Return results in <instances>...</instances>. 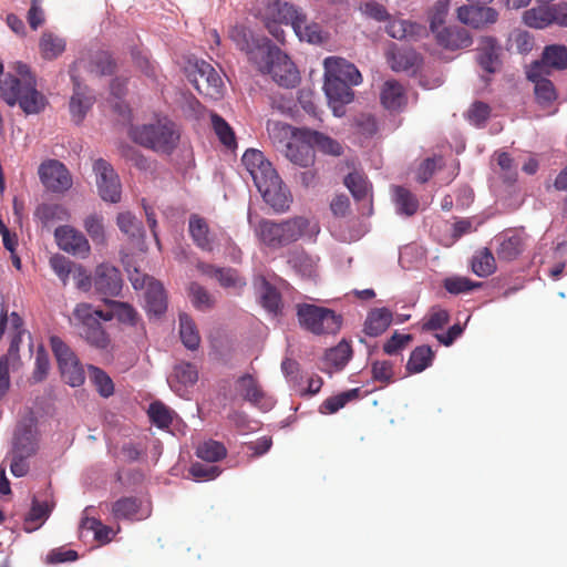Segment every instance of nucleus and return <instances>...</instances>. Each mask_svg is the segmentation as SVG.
Wrapping results in <instances>:
<instances>
[{
  "mask_svg": "<svg viewBox=\"0 0 567 567\" xmlns=\"http://www.w3.org/2000/svg\"><path fill=\"white\" fill-rule=\"evenodd\" d=\"M84 228L92 240L103 243L105 238V230L103 218L96 214L87 216L84 220Z\"/></svg>",
  "mask_w": 567,
  "mask_h": 567,
  "instance_id": "nucleus-63",
  "label": "nucleus"
},
{
  "mask_svg": "<svg viewBox=\"0 0 567 567\" xmlns=\"http://www.w3.org/2000/svg\"><path fill=\"white\" fill-rule=\"evenodd\" d=\"M49 264L54 271V274L60 278L62 284L65 286L68 284L69 277L73 274V264L66 257L55 254L53 255Z\"/></svg>",
  "mask_w": 567,
  "mask_h": 567,
  "instance_id": "nucleus-59",
  "label": "nucleus"
},
{
  "mask_svg": "<svg viewBox=\"0 0 567 567\" xmlns=\"http://www.w3.org/2000/svg\"><path fill=\"white\" fill-rule=\"evenodd\" d=\"M351 357V348L347 342H340L337 347L330 349L324 354L322 370L327 373H333L344 368Z\"/></svg>",
  "mask_w": 567,
  "mask_h": 567,
  "instance_id": "nucleus-33",
  "label": "nucleus"
},
{
  "mask_svg": "<svg viewBox=\"0 0 567 567\" xmlns=\"http://www.w3.org/2000/svg\"><path fill=\"white\" fill-rule=\"evenodd\" d=\"M392 322V313L386 308L371 310L364 322V332L368 336L377 337L383 333Z\"/></svg>",
  "mask_w": 567,
  "mask_h": 567,
  "instance_id": "nucleus-35",
  "label": "nucleus"
},
{
  "mask_svg": "<svg viewBox=\"0 0 567 567\" xmlns=\"http://www.w3.org/2000/svg\"><path fill=\"white\" fill-rule=\"evenodd\" d=\"M104 309L93 308L90 303H79L73 310L74 319L84 328L99 323L103 320Z\"/></svg>",
  "mask_w": 567,
  "mask_h": 567,
  "instance_id": "nucleus-48",
  "label": "nucleus"
},
{
  "mask_svg": "<svg viewBox=\"0 0 567 567\" xmlns=\"http://www.w3.org/2000/svg\"><path fill=\"white\" fill-rule=\"evenodd\" d=\"M179 336L187 349L195 350L198 348L200 342L199 332L193 319L186 313L179 316Z\"/></svg>",
  "mask_w": 567,
  "mask_h": 567,
  "instance_id": "nucleus-45",
  "label": "nucleus"
},
{
  "mask_svg": "<svg viewBox=\"0 0 567 567\" xmlns=\"http://www.w3.org/2000/svg\"><path fill=\"white\" fill-rule=\"evenodd\" d=\"M419 54L410 49L400 50L396 48L388 52V62L393 71H413L420 64Z\"/></svg>",
  "mask_w": 567,
  "mask_h": 567,
  "instance_id": "nucleus-34",
  "label": "nucleus"
},
{
  "mask_svg": "<svg viewBox=\"0 0 567 567\" xmlns=\"http://www.w3.org/2000/svg\"><path fill=\"white\" fill-rule=\"evenodd\" d=\"M187 76L195 89L212 99H218L223 94L224 83L219 73L207 62L196 60L190 64Z\"/></svg>",
  "mask_w": 567,
  "mask_h": 567,
  "instance_id": "nucleus-8",
  "label": "nucleus"
},
{
  "mask_svg": "<svg viewBox=\"0 0 567 567\" xmlns=\"http://www.w3.org/2000/svg\"><path fill=\"white\" fill-rule=\"evenodd\" d=\"M189 297L192 303L199 310L209 309L214 305L213 297L197 284H192L189 287Z\"/></svg>",
  "mask_w": 567,
  "mask_h": 567,
  "instance_id": "nucleus-64",
  "label": "nucleus"
},
{
  "mask_svg": "<svg viewBox=\"0 0 567 567\" xmlns=\"http://www.w3.org/2000/svg\"><path fill=\"white\" fill-rule=\"evenodd\" d=\"M89 378L102 396L107 398L113 394V381L103 370L93 365L89 367Z\"/></svg>",
  "mask_w": 567,
  "mask_h": 567,
  "instance_id": "nucleus-53",
  "label": "nucleus"
},
{
  "mask_svg": "<svg viewBox=\"0 0 567 567\" xmlns=\"http://www.w3.org/2000/svg\"><path fill=\"white\" fill-rule=\"evenodd\" d=\"M95 183L101 198L117 203L121 199V183L117 174L106 161L99 158L93 164Z\"/></svg>",
  "mask_w": 567,
  "mask_h": 567,
  "instance_id": "nucleus-11",
  "label": "nucleus"
},
{
  "mask_svg": "<svg viewBox=\"0 0 567 567\" xmlns=\"http://www.w3.org/2000/svg\"><path fill=\"white\" fill-rule=\"evenodd\" d=\"M122 284L121 275L115 267L109 264H102L96 267L93 285L100 293L117 296L122 290Z\"/></svg>",
  "mask_w": 567,
  "mask_h": 567,
  "instance_id": "nucleus-21",
  "label": "nucleus"
},
{
  "mask_svg": "<svg viewBox=\"0 0 567 567\" xmlns=\"http://www.w3.org/2000/svg\"><path fill=\"white\" fill-rule=\"evenodd\" d=\"M20 337H16L10 348L0 359V399H2L10 388V372L17 371L21 365L19 355Z\"/></svg>",
  "mask_w": 567,
  "mask_h": 567,
  "instance_id": "nucleus-25",
  "label": "nucleus"
},
{
  "mask_svg": "<svg viewBox=\"0 0 567 567\" xmlns=\"http://www.w3.org/2000/svg\"><path fill=\"white\" fill-rule=\"evenodd\" d=\"M37 446V433L31 425L17 432L13 447L17 455L31 456L35 453Z\"/></svg>",
  "mask_w": 567,
  "mask_h": 567,
  "instance_id": "nucleus-46",
  "label": "nucleus"
},
{
  "mask_svg": "<svg viewBox=\"0 0 567 567\" xmlns=\"http://www.w3.org/2000/svg\"><path fill=\"white\" fill-rule=\"evenodd\" d=\"M393 202L395 210L400 215L411 216L416 213L419 202L414 195L406 188L396 186L393 188Z\"/></svg>",
  "mask_w": 567,
  "mask_h": 567,
  "instance_id": "nucleus-44",
  "label": "nucleus"
},
{
  "mask_svg": "<svg viewBox=\"0 0 567 567\" xmlns=\"http://www.w3.org/2000/svg\"><path fill=\"white\" fill-rule=\"evenodd\" d=\"M71 76L73 81V93L70 99L69 110L72 121L79 124L86 116L95 99L85 85H82L73 74H71Z\"/></svg>",
  "mask_w": 567,
  "mask_h": 567,
  "instance_id": "nucleus-20",
  "label": "nucleus"
},
{
  "mask_svg": "<svg viewBox=\"0 0 567 567\" xmlns=\"http://www.w3.org/2000/svg\"><path fill=\"white\" fill-rule=\"evenodd\" d=\"M344 184L355 200L362 203V214H372L371 185L360 172H352L344 178Z\"/></svg>",
  "mask_w": 567,
  "mask_h": 567,
  "instance_id": "nucleus-24",
  "label": "nucleus"
},
{
  "mask_svg": "<svg viewBox=\"0 0 567 567\" xmlns=\"http://www.w3.org/2000/svg\"><path fill=\"white\" fill-rule=\"evenodd\" d=\"M106 309H104L103 321L117 320L121 324L134 327L138 323L140 317L135 309L122 301L104 299Z\"/></svg>",
  "mask_w": 567,
  "mask_h": 567,
  "instance_id": "nucleus-26",
  "label": "nucleus"
},
{
  "mask_svg": "<svg viewBox=\"0 0 567 567\" xmlns=\"http://www.w3.org/2000/svg\"><path fill=\"white\" fill-rule=\"evenodd\" d=\"M252 63L265 74H269L279 85L292 87L299 82V72L289 56L277 47L264 48V54L252 55Z\"/></svg>",
  "mask_w": 567,
  "mask_h": 567,
  "instance_id": "nucleus-5",
  "label": "nucleus"
},
{
  "mask_svg": "<svg viewBox=\"0 0 567 567\" xmlns=\"http://www.w3.org/2000/svg\"><path fill=\"white\" fill-rule=\"evenodd\" d=\"M457 19L466 25L482 29L495 23L498 19V13L491 7L462 6L457 9Z\"/></svg>",
  "mask_w": 567,
  "mask_h": 567,
  "instance_id": "nucleus-19",
  "label": "nucleus"
},
{
  "mask_svg": "<svg viewBox=\"0 0 567 567\" xmlns=\"http://www.w3.org/2000/svg\"><path fill=\"white\" fill-rule=\"evenodd\" d=\"M228 35L238 49L246 52L252 62V55L264 54V48L271 43L265 38H255L250 30L244 24H235L229 29Z\"/></svg>",
  "mask_w": 567,
  "mask_h": 567,
  "instance_id": "nucleus-15",
  "label": "nucleus"
},
{
  "mask_svg": "<svg viewBox=\"0 0 567 567\" xmlns=\"http://www.w3.org/2000/svg\"><path fill=\"white\" fill-rule=\"evenodd\" d=\"M189 234L195 244L204 250L214 249V236L210 234L206 221L194 215L189 219Z\"/></svg>",
  "mask_w": 567,
  "mask_h": 567,
  "instance_id": "nucleus-40",
  "label": "nucleus"
},
{
  "mask_svg": "<svg viewBox=\"0 0 567 567\" xmlns=\"http://www.w3.org/2000/svg\"><path fill=\"white\" fill-rule=\"evenodd\" d=\"M285 244L289 245L298 239H315L320 231L319 224L307 216H296L281 221Z\"/></svg>",
  "mask_w": 567,
  "mask_h": 567,
  "instance_id": "nucleus-14",
  "label": "nucleus"
},
{
  "mask_svg": "<svg viewBox=\"0 0 567 567\" xmlns=\"http://www.w3.org/2000/svg\"><path fill=\"white\" fill-rule=\"evenodd\" d=\"M117 226L121 231L131 238H141L144 235L141 221H138L131 213L125 212L118 214Z\"/></svg>",
  "mask_w": 567,
  "mask_h": 567,
  "instance_id": "nucleus-57",
  "label": "nucleus"
},
{
  "mask_svg": "<svg viewBox=\"0 0 567 567\" xmlns=\"http://www.w3.org/2000/svg\"><path fill=\"white\" fill-rule=\"evenodd\" d=\"M83 338L87 343L97 349H107L110 347V338L103 327L99 323L86 327L82 331Z\"/></svg>",
  "mask_w": 567,
  "mask_h": 567,
  "instance_id": "nucleus-54",
  "label": "nucleus"
},
{
  "mask_svg": "<svg viewBox=\"0 0 567 567\" xmlns=\"http://www.w3.org/2000/svg\"><path fill=\"white\" fill-rule=\"evenodd\" d=\"M323 91L332 113L337 117L346 114L344 106L354 99L351 86L362 82L357 66L340 56H328L323 60Z\"/></svg>",
  "mask_w": 567,
  "mask_h": 567,
  "instance_id": "nucleus-2",
  "label": "nucleus"
},
{
  "mask_svg": "<svg viewBox=\"0 0 567 567\" xmlns=\"http://www.w3.org/2000/svg\"><path fill=\"white\" fill-rule=\"evenodd\" d=\"M41 56L45 60H54L65 50V41L63 38L45 31L41 34L39 41Z\"/></svg>",
  "mask_w": 567,
  "mask_h": 567,
  "instance_id": "nucleus-41",
  "label": "nucleus"
},
{
  "mask_svg": "<svg viewBox=\"0 0 567 567\" xmlns=\"http://www.w3.org/2000/svg\"><path fill=\"white\" fill-rule=\"evenodd\" d=\"M450 0H437L429 11L430 30L433 34L445 28L443 24L450 11Z\"/></svg>",
  "mask_w": 567,
  "mask_h": 567,
  "instance_id": "nucleus-50",
  "label": "nucleus"
},
{
  "mask_svg": "<svg viewBox=\"0 0 567 567\" xmlns=\"http://www.w3.org/2000/svg\"><path fill=\"white\" fill-rule=\"evenodd\" d=\"M2 99L11 106L19 104L27 114H35L45 106V99L35 87V78L30 68L17 61L11 72L0 83Z\"/></svg>",
  "mask_w": 567,
  "mask_h": 567,
  "instance_id": "nucleus-3",
  "label": "nucleus"
},
{
  "mask_svg": "<svg viewBox=\"0 0 567 567\" xmlns=\"http://www.w3.org/2000/svg\"><path fill=\"white\" fill-rule=\"evenodd\" d=\"M297 316L301 327L316 334L336 333L341 327L340 316L330 309L316 305H298Z\"/></svg>",
  "mask_w": 567,
  "mask_h": 567,
  "instance_id": "nucleus-7",
  "label": "nucleus"
},
{
  "mask_svg": "<svg viewBox=\"0 0 567 567\" xmlns=\"http://www.w3.org/2000/svg\"><path fill=\"white\" fill-rule=\"evenodd\" d=\"M380 101L391 112L403 110L408 103L405 89L395 80H388L381 87Z\"/></svg>",
  "mask_w": 567,
  "mask_h": 567,
  "instance_id": "nucleus-27",
  "label": "nucleus"
},
{
  "mask_svg": "<svg viewBox=\"0 0 567 567\" xmlns=\"http://www.w3.org/2000/svg\"><path fill=\"white\" fill-rule=\"evenodd\" d=\"M554 14L555 11L553 10V7L540 6L525 11L523 14V21L530 28L544 29L554 23Z\"/></svg>",
  "mask_w": 567,
  "mask_h": 567,
  "instance_id": "nucleus-43",
  "label": "nucleus"
},
{
  "mask_svg": "<svg viewBox=\"0 0 567 567\" xmlns=\"http://www.w3.org/2000/svg\"><path fill=\"white\" fill-rule=\"evenodd\" d=\"M269 136L278 144L285 157L300 167L315 164L316 153L308 136V128H293L280 122H268Z\"/></svg>",
  "mask_w": 567,
  "mask_h": 567,
  "instance_id": "nucleus-4",
  "label": "nucleus"
},
{
  "mask_svg": "<svg viewBox=\"0 0 567 567\" xmlns=\"http://www.w3.org/2000/svg\"><path fill=\"white\" fill-rule=\"evenodd\" d=\"M54 239L61 250L72 256L86 258L90 255L91 247L86 237L69 225L58 227Z\"/></svg>",
  "mask_w": 567,
  "mask_h": 567,
  "instance_id": "nucleus-12",
  "label": "nucleus"
},
{
  "mask_svg": "<svg viewBox=\"0 0 567 567\" xmlns=\"http://www.w3.org/2000/svg\"><path fill=\"white\" fill-rule=\"evenodd\" d=\"M269 33L278 41L285 40L281 24H290L296 35L311 44H321L329 39V33L316 22H307L306 14L292 4L274 1L258 11Z\"/></svg>",
  "mask_w": 567,
  "mask_h": 567,
  "instance_id": "nucleus-1",
  "label": "nucleus"
},
{
  "mask_svg": "<svg viewBox=\"0 0 567 567\" xmlns=\"http://www.w3.org/2000/svg\"><path fill=\"white\" fill-rule=\"evenodd\" d=\"M148 414L153 423L158 427H167L173 420V411L166 405L155 402L150 405Z\"/></svg>",
  "mask_w": 567,
  "mask_h": 567,
  "instance_id": "nucleus-61",
  "label": "nucleus"
},
{
  "mask_svg": "<svg viewBox=\"0 0 567 567\" xmlns=\"http://www.w3.org/2000/svg\"><path fill=\"white\" fill-rule=\"evenodd\" d=\"M533 64H543L544 73L549 74L550 69L561 70L567 68V48L564 45H549L544 50L540 61Z\"/></svg>",
  "mask_w": 567,
  "mask_h": 567,
  "instance_id": "nucleus-36",
  "label": "nucleus"
},
{
  "mask_svg": "<svg viewBox=\"0 0 567 567\" xmlns=\"http://www.w3.org/2000/svg\"><path fill=\"white\" fill-rule=\"evenodd\" d=\"M226 455V449L216 441H206L197 449V456L209 463L217 462Z\"/></svg>",
  "mask_w": 567,
  "mask_h": 567,
  "instance_id": "nucleus-58",
  "label": "nucleus"
},
{
  "mask_svg": "<svg viewBox=\"0 0 567 567\" xmlns=\"http://www.w3.org/2000/svg\"><path fill=\"white\" fill-rule=\"evenodd\" d=\"M212 124L219 141L227 147L236 145L235 135L231 127L217 114L212 115Z\"/></svg>",
  "mask_w": 567,
  "mask_h": 567,
  "instance_id": "nucleus-60",
  "label": "nucleus"
},
{
  "mask_svg": "<svg viewBox=\"0 0 567 567\" xmlns=\"http://www.w3.org/2000/svg\"><path fill=\"white\" fill-rule=\"evenodd\" d=\"M34 216L43 224H48V223H52V221L69 220L70 213L62 205L43 204L37 208Z\"/></svg>",
  "mask_w": 567,
  "mask_h": 567,
  "instance_id": "nucleus-47",
  "label": "nucleus"
},
{
  "mask_svg": "<svg viewBox=\"0 0 567 567\" xmlns=\"http://www.w3.org/2000/svg\"><path fill=\"white\" fill-rule=\"evenodd\" d=\"M478 62L481 66L493 73L499 68V53L501 48L497 45L495 39L491 37L482 38L478 44Z\"/></svg>",
  "mask_w": 567,
  "mask_h": 567,
  "instance_id": "nucleus-32",
  "label": "nucleus"
},
{
  "mask_svg": "<svg viewBox=\"0 0 567 567\" xmlns=\"http://www.w3.org/2000/svg\"><path fill=\"white\" fill-rule=\"evenodd\" d=\"M308 136L312 143L313 152L318 151L330 156H340L343 152L341 143L322 132L308 128Z\"/></svg>",
  "mask_w": 567,
  "mask_h": 567,
  "instance_id": "nucleus-39",
  "label": "nucleus"
},
{
  "mask_svg": "<svg viewBox=\"0 0 567 567\" xmlns=\"http://www.w3.org/2000/svg\"><path fill=\"white\" fill-rule=\"evenodd\" d=\"M434 37L440 45L451 50L467 48L472 44L468 31L458 27L442 28Z\"/></svg>",
  "mask_w": 567,
  "mask_h": 567,
  "instance_id": "nucleus-28",
  "label": "nucleus"
},
{
  "mask_svg": "<svg viewBox=\"0 0 567 567\" xmlns=\"http://www.w3.org/2000/svg\"><path fill=\"white\" fill-rule=\"evenodd\" d=\"M53 506L54 505L51 502L45 501L40 503L34 498L32 501V507L24 520V530L31 533L40 528L48 519Z\"/></svg>",
  "mask_w": 567,
  "mask_h": 567,
  "instance_id": "nucleus-38",
  "label": "nucleus"
},
{
  "mask_svg": "<svg viewBox=\"0 0 567 567\" xmlns=\"http://www.w3.org/2000/svg\"><path fill=\"white\" fill-rule=\"evenodd\" d=\"M113 515L115 518H137L142 519L150 515L147 506L143 507L135 498H122L113 505Z\"/></svg>",
  "mask_w": 567,
  "mask_h": 567,
  "instance_id": "nucleus-37",
  "label": "nucleus"
},
{
  "mask_svg": "<svg viewBox=\"0 0 567 567\" xmlns=\"http://www.w3.org/2000/svg\"><path fill=\"white\" fill-rule=\"evenodd\" d=\"M131 136L134 142L158 152L171 151L178 138L174 124L165 118L154 124L133 127Z\"/></svg>",
  "mask_w": 567,
  "mask_h": 567,
  "instance_id": "nucleus-6",
  "label": "nucleus"
},
{
  "mask_svg": "<svg viewBox=\"0 0 567 567\" xmlns=\"http://www.w3.org/2000/svg\"><path fill=\"white\" fill-rule=\"evenodd\" d=\"M547 75L543 64H532L527 70V78L535 84V95L542 105H548L557 97L553 83L546 79Z\"/></svg>",
  "mask_w": 567,
  "mask_h": 567,
  "instance_id": "nucleus-23",
  "label": "nucleus"
},
{
  "mask_svg": "<svg viewBox=\"0 0 567 567\" xmlns=\"http://www.w3.org/2000/svg\"><path fill=\"white\" fill-rule=\"evenodd\" d=\"M255 287L260 298L264 308L269 312L276 313L281 305L280 296L276 288L272 287L264 277H258L255 280Z\"/></svg>",
  "mask_w": 567,
  "mask_h": 567,
  "instance_id": "nucleus-42",
  "label": "nucleus"
},
{
  "mask_svg": "<svg viewBox=\"0 0 567 567\" xmlns=\"http://www.w3.org/2000/svg\"><path fill=\"white\" fill-rule=\"evenodd\" d=\"M432 359L433 353L429 347H419L411 353L406 369L411 373H420L432 363Z\"/></svg>",
  "mask_w": 567,
  "mask_h": 567,
  "instance_id": "nucleus-52",
  "label": "nucleus"
},
{
  "mask_svg": "<svg viewBox=\"0 0 567 567\" xmlns=\"http://www.w3.org/2000/svg\"><path fill=\"white\" fill-rule=\"evenodd\" d=\"M81 528L82 530H92L94 533L95 539L103 544L111 542L116 534V530H114L113 528L104 526L97 519L90 517H84L82 519Z\"/></svg>",
  "mask_w": 567,
  "mask_h": 567,
  "instance_id": "nucleus-55",
  "label": "nucleus"
},
{
  "mask_svg": "<svg viewBox=\"0 0 567 567\" xmlns=\"http://www.w3.org/2000/svg\"><path fill=\"white\" fill-rule=\"evenodd\" d=\"M200 271L216 279L219 285L226 289L240 290L245 285V280L230 268H215L209 265H200Z\"/></svg>",
  "mask_w": 567,
  "mask_h": 567,
  "instance_id": "nucleus-30",
  "label": "nucleus"
},
{
  "mask_svg": "<svg viewBox=\"0 0 567 567\" xmlns=\"http://www.w3.org/2000/svg\"><path fill=\"white\" fill-rule=\"evenodd\" d=\"M359 390L352 389L337 395L330 396L320 405V413L333 414L342 409L348 402L358 398Z\"/></svg>",
  "mask_w": 567,
  "mask_h": 567,
  "instance_id": "nucleus-49",
  "label": "nucleus"
},
{
  "mask_svg": "<svg viewBox=\"0 0 567 567\" xmlns=\"http://www.w3.org/2000/svg\"><path fill=\"white\" fill-rule=\"evenodd\" d=\"M50 343L59 363L62 378L65 380V382L71 386L82 385L85 377L75 354L58 337H51Z\"/></svg>",
  "mask_w": 567,
  "mask_h": 567,
  "instance_id": "nucleus-9",
  "label": "nucleus"
},
{
  "mask_svg": "<svg viewBox=\"0 0 567 567\" xmlns=\"http://www.w3.org/2000/svg\"><path fill=\"white\" fill-rule=\"evenodd\" d=\"M198 380L196 368L190 363H178L174 367L168 378L171 389L179 396L185 398L188 389L194 386Z\"/></svg>",
  "mask_w": 567,
  "mask_h": 567,
  "instance_id": "nucleus-22",
  "label": "nucleus"
},
{
  "mask_svg": "<svg viewBox=\"0 0 567 567\" xmlns=\"http://www.w3.org/2000/svg\"><path fill=\"white\" fill-rule=\"evenodd\" d=\"M473 271L480 277H486L496 269L495 258L488 249L476 252L472 261Z\"/></svg>",
  "mask_w": 567,
  "mask_h": 567,
  "instance_id": "nucleus-51",
  "label": "nucleus"
},
{
  "mask_svg": "<svg viewBox=\"0 0 567 567\" xmlns=\"http://www.w3.org/2000/svg\"><path fill=\"white\" fill-rule=\"evenodd\" d=\"M248 223L254 228L255 236L265 246L270 248H279L286 246L281 223L261 219L255 225L254 215L251 212L248 213Z\"/></svg>",
  "mask_w": 567,
  "mask_h": 567,
  "instance_id": "nucleus-18",
  "label": "nucleus"
},
{
  "mask_svg": "<svg viewBox=\"0 0 567 567\" xmlns=\"http://www.w3.org/2000/svg\"><path fill=\"white\" fill-rule=\"evenodd\" d=\"M166 295L163 286L156 280H150L144 293V308L150 316H161L166 310Z\"/></svg>",
  "mask_w": 567,
  "mask_h": 567,
  "instance_id": "nucleus-31",
  "label": "nucleus"
},
{
  "mask_svg": "<svg viewBox=\"0 0 567 567\" xmlns=\"http://www.w3.org/2000/svg\"><path fill=\"white\" fill-rule=\"evenodd\" d=\"M40 181L45 189L52 193H64L72 187L73 181L70 172L56 159L44 161L38 169Z\"/></svg>",
  "mask_w": 567,
  "mask_h": 567,
  "instance_id": "nucleus-10",
  "label": "nucleus"
},
{
  "mask_svg": "<svg viewBox=\"0 0 567 567\" xmlns=\"http://www.w3.org/2000/svg\"><path fill=\"white\" fill-rule=\"evenodd\" d=\"M386 33L398 40L417 39L425 34L423 25L403 19H390L386 24Z\"/></svg>",
  "mask_w": 567,
  "mask_h": 567,
  "instance_id": "nucleus-29",
  "label": "nucleus"
},
{
  "mask_svg": "<svg viewBox=\"0 0 567 567\" xmlns=\"http://www.w3.org/2000/svg\"><path fill=\"white\" fill-rule=\"evenodd\" d=\"M292 267L303 277H312L317 270V257L300 252L289 259Z\"/></svg>",
  "mask_w": 567,
  "mask_h": 567,
  "instance_id": "nucleus-56",
  "label": "nucleus"
},
{
  "mask_svg": "<svg viewBox=\"0 0 567 567\" xmlns=\"http://www.w3.org/2000/svg\"><path fill=\"white\" fill-rule=\"evenodd\" d=\"M241 161L256 187H258V185H262L276 173L272 164L265 157L262 152L258 150H247L244 153Z\"/></svg>",
  "mask_w": 567,
  "mask_h": 567,
  "instance_id": "nucleus-16",
  "label": "nucleus"
},
{
  "mask_svg": "<svg viewBox=\"0 0 567 567\" xmlns=\"http://www.w3.org/2000/svg\"><path fill=\"white\" fill-rule=\"evenodd\" d=\"M236 390L240 396L262 411L270 410L275 401L262 391L254 377L247 374L238 379Z\"/></svg>",
  "mask_w": 567,
  "mask_h": 567,
  "instance_id": "nucleus-17",
  "label": "nucleus"
},
{
  "mask_svg": "<svg viewBox=\"0 0 567 567\" xmlns=\"http://www.w3.org/2000/svg\"><path fill=\"white\" fill-rule=\"evenodd\" d=\"M257 189L261 194L264 200L276 212H285L289 208L292 197L277 172L262 185H258Z\"/></svg>",
  "mask_w": 567,
  "mask_h": 567,
  "instance_id": "nucleus-13",
  "label": "nucleus"
},
{
  "mask_svg": "<svg viewBox=\"0 0 567 567\" xmlns=\"http://www.w3.org/2000/svg\"><path fill=\"white\" fill-rule=\"evenodd\" d=\"M220 468L213 464L195 463L189 468V474L197 482H206L216 478L220 474Z\"/></svg>",
  "mask_w": 567,
  "mask_h": 567,
  "instance_id": "nucleus-62",
  "label": "nucleus"
}]
</instances>
